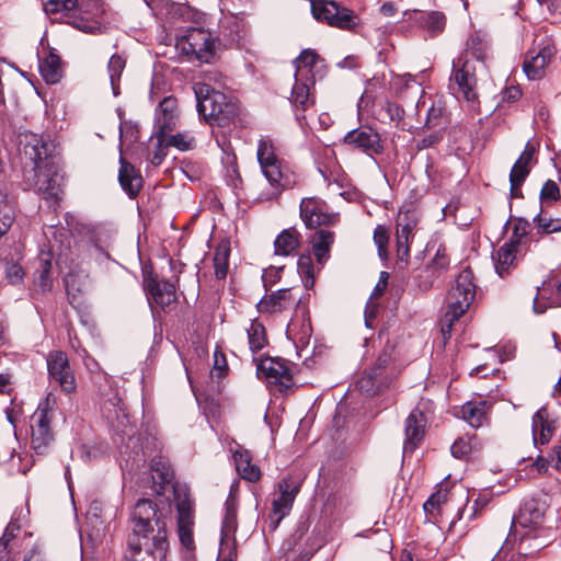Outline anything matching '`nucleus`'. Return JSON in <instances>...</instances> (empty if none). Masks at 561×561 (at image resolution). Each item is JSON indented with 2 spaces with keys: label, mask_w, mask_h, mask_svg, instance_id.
Instances as JSON below:
<instances>
[{
  "label": "nucleus",
  "mask_w": 561,
  "mask_h": 561,
  "mask_svg": "<svg viewBox=\"0 0 561 561\" xmlns=\"http://www.w3.org/2000/svg\"><path fill=\"white\" fill-rule=\"evenodd\" d=\"M133 533L125 561H162L168 548L167 525L158 515L157 506L148 499H140L131 513Z\"/></svg>",
  "instance_id": "nucleus-1"
},
{
  "label": "nucleus",
  "mask_w": 561,
  "mask_h": 561,
  "mask_svg": "<svg viewBox=\"0 0 561 561\" xmlns=\"http://www.w3.org/2000/svg\"><path fill=\"white\" fill-rule=\"evenodd\" d=\"M24 139V154L34 163L31 185L49 204H57L62 194V176L50 157L53 145L36 134H26Z\"/></svg>",
  "instance_id": "nucleus-2"
},
{
  "label": "nucleus",
  "mask_w": 561,
  "mask_h": 561,
  "mask_svg": "<svg viewBox=\"0 0 561 561\" xmlns=\"http://www.w3.org/2000/svg\"><path fill=\"white\" fill-rule=\"evenodd\" d=\"M197 100V112L208 124L225 126L238 115L237 103L228 100L226 94L215 90L209 84H194Z\"/></svg>",
  "instance_id": "nucleus-3"
},
{
  "label": "nucleus",
  "mask_w": 561,
  "mask_h": 561,
  "mask_svg": "<svg viewBox=\"0 0 561 561\" xmlns=\"http://www.w3.org/2000/svg\"><path fill=\"white\" fill-rule=\"evenodd\" d=\"M56 409V397L49 392L31 416V444L37 454H43L54 439L51 422L55 419Z\"/></svg>",
  "instance_id": "nucleus-4"
},
{
  "label": "nucleus",
  "mask_w": 561,
  "mask_h": 561,
  "mask_svg": "<svg viewBox=\"0 0 561 561\" xmlns=\"http://www.w3.org/2000/svg\"><path fill=\"white\" fill-rule=\"evenodd\" d=\"M216 39L203 27H190L176 37L175 48L192 59L209 62L215 54Z\"/></svg>",
  "instance_id": "nucleus-5"
},
{
  "label": "nucleus",
  "mask_w": 561,
  "mask_h": 561,
  "mask_svg": "<svg viewBox=\"0 0 561 561\" xmlns=\"http://www.w3.org/2000/svg\"><path fill=\"white\" fill-rule=\"evenodd\" d=\"M256 154L262 172L274 190L272 195H279L283 190L291 185V181L284 172L280 160L275 154L271 139L262 138L259 141Z\"/></svg>",
  "instance_id": "nucleus-6"
},
{
  "label": "nucleus",
  "mask_w": 561,
  "mask_h": 561,
  "mask_svg": "<svg viewBox=\"0 0 561 561\" xmlns=\"http://www.w3.org/2000/svg\"><path fill=\"white\" fill-rule=\"evenodd\" d=\"M311 13L317 21L344 31H352L359 23L354 11L333 0H311Z\"/></svg>",
  "instance_id": "nucleus-7"
},
{
  "label": "nucleus",
  "mask_w": 561,
  "mask_h": 561,
  "mask_svg": "<svg viewBox=\"0 0 561 561\" xmlns=\"http://www.w3.org/2000/svg\"><path fill=\"white\" fill-rule=\"evenodd\" d=\"M478 64H481V61L470 58L468 54L460 56L453 62L450 89L468 102H473L478 98L476 77Z\"/></svg>",
  "instance_id": "nucleus-8"
},
{
  "label": "nucleus",
  "mask_w": 561,
  "mask_h": 561,
  "mask_svg": "<svg viewBox=\"0 0 561 561\" xmlns=\"http://www.w3.org/2000/svg\"><path fill=\"white\" fill-rule=\"evenodd\" d=\"M420 221L414 209H401L396 220V256L397 265L403 268L410 257V244Z\"/></svg>",
  "instance_id": "nucleus-9"
},
{
  "label": "nucleus",
  "mask_w": 561,
  "mask_h": 561,
  "mask_svg": "<svg viewBox=\"0 0 561 561\" xmlns=\"http://www.w3.org/2000/svg\"><path fill=\"white\" fill-rule=\"evenodd\" d=\"M301 484V479L294 477H286L278 482L277 491L274 493L272 501V529H276L280 520L291 511Z\"/></svg>",
  "instance_id": "nucleus-10"
},
{
  "label": "nucleus",
  "mask_w": 561,
  "mask_h": 561,
  "mask_svg": "<svg viewBox=\"0 0 561 561\" xmlns=\"http://www.w3.org/2000/svg\"><path fill=\"white\" fill-rule=\"evenodd\" d=\"M548 504L542 499H530L525 502L520 508L519 515L513 519L512 527L515 534L520 530L546 531L548 530L542 526L545 515L548 511Z\"/></svg>",
  "instance_id": "nucleus-11"
},
{
  "label": "nucleus",
  "mask_w": 561,
  "mask_h": 561,
  "mask_svg": "<svg viewBox=\"0 0 561 561\" xmlns=\"http://www.w3.org/2000/svg\"><path fill=\"white\" fill-rule=\"evenodd\" d=\"M300 217L308 229L334 225L339 220V215L330 213L327 203L317 197L301 199Z\"/></svg>",
  "instance_id": "nucleus-12"
},
{
  "label": "nucleus",
  "mask_w": 561,
  "mask_h": 561,
  "mask_svg": "<svg viewBox=\"0 0 561 561\" xmlns=\"http://www.w3.org/2000/svg\"><path fill=\"white\" fill-rule=\"evenodd\" d=\"M180 111L178 100L174 96H165L160 101L154 114V131L159 146L163 138L178 125Z\"/></svg>",
  "instance_id": "nucleus-13"
},
{
  "label": "nucleus",
  "mask_w": 561,
  "mask_h": 561,
  "mask_svg": "<svg viewBox=\"0 0 561 561\" xmlns=\"http://www.w3.org/2000/svg\"><path fill=\"white\" fill-rule=\"evenodd\" d=\"M557 49L550 41L538 45V49H529L523 62V69L530 80H540L546 73V68L554 56Z\"/></svg>",
  "instance_id": "nucleus-14"
},
{
  "label": "nucleus",
  "mask_w": 561,
  "mask_h": 561,
  "mask_svg": "<svg viewBox=\"0 0 561 561\" xmlns=\"http://www.w3.org/2000/svg\"><path fill=\"white\" fill-rule=\"evenodd\" d=\"M47 369L50 380L57 382L65 392L76 390V379L64 352L56 351L49 354Z\"/></svg>",
  "instance_id": "nucleus-15"
},
{
  "label": "nucleus",
  "mask_w": 561,
  "mask_h": 561,
  "mask_svg": "<svg viewBox=\"0 0 561 561\" xmlns=\"http://www.w3.org/2000/svg\"><path fill=\"white\" fill-rule=\"evenodd\" d=\"M536 147L529 141L526 144L525 149L513 164L510 172L511 197H523L522 185L530 173L531 167L535 163Z\"/></svg>",
  "instance_id": "nucleus-16"
},
{
  "label": "nucleus",
  "mask_w": 561,
  "mask_h": 561,
  "mask_svg": "<svg viewBox=\"0 0 561 561\" xmlns=\"http://www.w3.org/2000/svg\"><path fill=\"white\" fill-rule=\"evenodd\" d=\"M257 376L265 378L268 382L276 383L280 389H288L293 383V375L282 358H261L256 365Z\"/></svg>",
  "instance_id": "nucleus-17"
},
{
  "label": "nucleus",
  "mask_w": 561,
  "mask_h": 561,
  "mask_svg": "<svg viewBox=\"0 0 561 561\" xmlns=\"http://www.w3.org/2000/svg\"><path fill=\"white\" fill-rule=\"evenodd\" d=\"M301 296L296 287L280 288L265 295L257 304L259 310L264 312H278L296 307L300 304Z\"/></svg>",
  "instance_id": "nucleus-18"
},
{
  "label": "nucleus",
  "mask_w": 561,
  "mask_h": 561,
  "mask_svg": "<svg viewBox=\"0 0 561 561\" xmlns=\"http://www.w3.org/2000/svg\"><path fill=\"white\" fill-rule=\"evenodd\" d=\"M344 142L367 154H378L383 149L379 134L369 127L348 131L344 137Z\"/></svg>",
  "instance_id": "nucleus-19"
},
{
  "label": "nucleus",
  "mask_w": 561,
  "mask_h": 561,
  "mask_svg": "<svg viewBox=\"0 0 561 561\" xmlns=\"http://www.w3.org/2000/svg\"><path fill=\"white\" fill-rule=\"evenodd\" d=\"M176 507L179 513L178 525H179V537L181 543L186 548L193 545V506L192 502L186 493L183 496L179 491H175Z\"/></svg>",
  "instance_id": "nucleus-20"
},
{
  "label": "nucleus",
  "mask_w": 561,
  "mask_h": 561,
  "mask_svg": "<svg viewBox=\"0 0 561 561\" xmlns=\"http://www.w3.org/2000/svg\"><path fill=\"white\" fill-rule=\"evenodd\" d=\"M426 417L424 413L415 408L405 419L403 453L412 454L419 446L425 434Z\"/></svg>",
  "instance_id": "nucleus-21"
},
{
  "label": "nucleus",
  "mask_w": 561,
  "mask_h": 561,
  "mask_svg": "<svg viewBox=\"0 0 561 561\" xmlns=\"http://www.w3.org/2000/svg\"><path fill=\"white\" fill-rule=\"evenodd\" d=\"M476 296L474 283H456L450 287L446 296L447 310L463 314Z\"/></svg>",
  "instance_id": "nucleus-22"
},
{
  "label": "nucleus",
  "mask_w": 561,
  "mask_h": 561,
  "mask_svg": "<svg viewBox=\"0 0 561 561\" xmlns=\"http://www.w3.org/2000/svg\"><path fill=\"white\" fill-rule=\"evenodd\" d=\"M533 440L535 446L546 445L554 433V421L550 417L547 408H540L531 420Z\"/></svg>",
  "instance_id": "nucleus-23"
},
{
  "label": "nucleus",
  "mask_w": 561,
  "mask_h": 561,
  "mask_svg": "<svg viewBox=\"0 0 561 561\" xmlns=\"http://www.w3.org/2000/svg\"><path fill=\"white\" fill-rule=\"evenodd\" d=\"M334 241L335 233L328 229H318L309 237V243L318 265L324 266L329 261Z\"/></svg>",
  "instance_id": "nucleus-24"
},
{
  "label": "nucleus",
  "mask_w": 561,
  "mask_h": 561,
  "mask_svg": "<svg viewBox=\"0 0 561 561\" xmlns=\"http://www.w3.org/2000/svg\"><path fill=\"white\" fill-rule=\"evenodd\" d=\"M561 306V294L558 283H541L534 298V311L542 313L548 308Z\"/></svg>",
  "instance_id": "nucleus-25"
},
{
  "label": "nucleus",
  "mask_w": 561,
  "mask_h": 561,
  "mask_svg": "<svg viewBox=\"0 0 561 561\" xmlns=\"http://www.w3.org/2000/svg\"><path fill=\"white\" fill-rule=\"evenodd\" d=\"M513 536H519L518 552L523 556L533 554L534 552L539 551L548 546L550 542L548 530L534 531L529 529L520 530L517 534L513 531Z\"/></svg>",
  "instance_id": "nucleus-26"
},
{
  "label": "nucleus",
  "mask_w": 561,
  "mask_h": 561,
  "mask_svg": "<svg viewBox=\"0 0 561 561\" xmlns=\"http://www.w3.org/2000/svg\"><path fill=\"white\" fill-rule=\"evenodd\" d=\"M144 290L149 301L161 307L169 306L176 298L175 283H145Z\"/></svg>",
  "instance_id": "nucleus-27"
},
{
  "label": "nucleus",
  "mask_w": 561,
  "mask_h": 561,
  "mask_svg": "<svg viewBox=\"0 0 561 561\" xmlns=\"http://www.w3.org/2000/svg\"><path fill=\"white\" fill-rule=\"evenodd\" d=\"M119 162V184L129 197H135L138 195L141 188L142 179L139 174L136 173L135 168L130 163L125 161L123 157H121Z\"/></svg>",
  "instance_id": "nucleus-28"
},
{
  "label": "nucleus",
  "mask_w": 561,
  "mask_h": 561,
  "mask_svg": "<svg viewBox=\"0 0 561 561\" xmlns=\"http://www.w3.org/2000/svg\"><path fill=\"white\" fill-rule=\"evenodd\" d=\"M391 382L389 375L367 370L357 381V388L367 396H375Z\"/></svg>",
  "instance_id": "nucleus-29"
},
{
  "label": "nucleus",
  "mask_w": 561,
  "mask_h": 561,
  "mask_svg": "<svg viewBox=\"0 0 561 561\" xmlns=\"http://www.w3.org/2000/svg\"><path fill=\"white\" fill-rule=\"evenodd\" d=\"M151 471L153 480V491L161 494L165 484L172 482L174 472L170 463L162 457H156L151 460Z\"/></svg>",
  "instance_id": "nucleus-30"
},
{
  "label": "nucleus",
  "mask_w": 561,
  "mask_h": 561,
  "mask_svg": "<svg viewBox=\"0 0 561 561\" xmlns=\"http://www.w3.org/2000/svg\"><path fill=\"white\" fill-rule=\"evenodd\" d=\"M219 32L226 43L232 45L241 39L244 33V25L240 18L228 14L220 20Z\"/></svg>",
  "instance_id": "nucleus-31"
},
{
  "label": "nucleus",
  "mask_w": 561,
  "mask_h": 561,
  "mask_svg": "<svg viewBox=\"0 0 561 561\" xmlns=\"http://www.w3.org/2000/svg\"><path fill=\"white\" fill-rule=\"evenodd\" d=\"M319 60V55L313 49H304L300 55L295 59V79L305 80L312 79L314 80V75L312 72L313 67L317 65Z\"/></svg>",
  "instance_id": "nucleus-32"
},
{
  "label": "nucleus",
  "mask_w": 561,
  "mask_h": 561,
  "mask_svg": "<svg viewBox=\"0 0 561 561\" xmlns=\"http://www.w3.org/2000/svg\"><path fill=\"white\" fill-rule=\"evenodd\" d=\"M314 83L312 79L298 80L295 79V84L291 91L290 102L297 111L305 112L310 105L313 104V100L310 95V87Z\"/></svg>",
  "instance_id": "nucleus-33"
},
{
  "label": "nucleus",
  "mask_w": 561,
  "mask_h": 561,
  "mask_svg": "<svg viewBox=\"0 0 561 561\" xmlns=\"http://www.w3.org/2000/svg\"><path fill=\"white\" fill-rule=\"evenodd\" d=\"M39 72L48 84H55L62 77V68L60 57L54 53H49L39 62Z\"/></svg>",
  "instance_id": "nucleus-34"
},
{
  "label": "nucleus",
  "mask_w": 561,
  "mask_h": 561,
  "mask_svg": "<svg viewBox=\"0 0 561 561\" xmlns=\"http://www.w3.org/2000/svg\"><path fill=\"white\" fill-rule=\"evenodd\" d=\"M233 460L239 474L250 482H255L261 477V471L257 466L251 461V456L247 450H237L233 454Z\"/></svg>",
  "instance_id": "nucleus-35"
},
{
  "label": "nucleus",
  "mask_w": 561,
  "mask_h": 561,
  "mask_svg": "<svg viewBox=\"0 0 561 561\" xmlns=\"http://www.w3.org/2000/svg\"><path fill=\"white\" fill-rule=\"evenodd\" d=\"M300 233L295 228L283 230L275 239V253L278 255L291 254L300 244Z\"/></svg>",
  "instance_id": "nucleus-36"
},
{
  "label": "nucleus",
  "mask_w": 561,
  "mask_h": 561,
  "mask_svg": "<svg viewBox=\"0 0 561 561\" xmlns=\"http://www.w3.org/2000/svg\"><path fill=\"white\" fill-rule=\"evenodd\" d=\"M462 419L472 427H480L486 420L485 402H466L461 408Z\"/></svg>",
  "instance_id": "nucleus-37"
},
{
  "label": "nucleus",
  "mask_w": 561,
  "mask_h": 561,
  "mask_svg": "<svg viewBox=\"0 0 561 561\" xmlns=\"http://www.w3.org/2000/svg\"><path fill=\"white\" fill-rule=\"evenodd\" d=\"M229 256L230 242L228 240H222L218 243L214 255L215 275L218 280L225 279L228 276Z\"/></svg>",
  "instance_id": "nucleus-38"
},
{
  "label": "nucleus",
  "mask_w": 561,
  "mask_h": 561,
  "mask_svg": "<svg viewBox=\"0 0 561 561\" xmlns=\"http://www.w3.org/2000/svg\"><path fill=\"white\" fill-rule=\"evenodd\" d=\"M249 347L252 353L261 351L266 344V333L264 325L257 320H252L247 329Z\"/></svg>",
  "instance_id": "nucleus-39"
},
{
  "label": "nucleus",
  "mask_w": 561,
  "mask_h": 561,
  "mask_svg": "<svg viewBox=\"0 0 561 561\" xmlns=\"http://www.w3.org/2000/svg\"><path fill=\"white\" fill-rule=\"evenodd\" d=\"M77 10H82L78 0H47L44 3L46 14L62 13L65 16H70V13Z\"/></svg>",
  "instance_id": "nucleus-40"
},
{
  "label": "nucleus",
  "mask_w": 561,
  "mask_h": 561,
  "mask_svg": "<svg viewBox=\"0 0 561 561\" xmlns=\"http://www.w3.org/2000/svg\"><path fill=\"white\" fill-rule=\"evenodd\" d=\"M515 247L511 243H505L502 245L495 255V268L497 275L503 278L505 276V273L507 272L510 265L513 263L515 255H514Z\"/></svg>",
  "instance_id": "nucleus-41"
},
{
  "label": "nucleus",
  "mask_w": 561,
  "mask_h": 561,
  "mask_svg": "<svg viewBox=\"0 0 561 561\" xmlns=\"http://www.w3.org/2000/svg\"><path fill=\"white\" fill-rule=\"evenodd\" d=\"M374 243L377 248V254L382 262L389 260L388 245L390 240V233L386 226L378 225L374 230L373 236Z\"/></svg>",
  "instance_id": "nucleus-42"
},
{
  "label": "nucleus",
  "mask_w": 561,
  "mask_h": 561,
  "mask_svg": "<svg viewBox=\"0 0 561 561\" xmlns=\"http://www.w3.org/2000/svg\"><path fill=\"white\" fill-rule=\"evenodd\" d=\"M226 513L222 520L221 535L229 537L234 534L238 527L237 505L233 499H228L225 504Z\"/></svg>",
  "instance_id": "nucleus-43"
},
{
  "label": "nucleus",
  "mask_w": 561,
  "mask_h": 561,
  "mask_svg": "<svg viewBox=\"0 0 561 561\" xmlns=\"http://www.w3.org/2000/svg\"><path fill=\"white\" fill-rule=\"evenodd\" d=\"M388 283H377L374 291L371 293L365 309V324L368 328L373 327V321L378 313V305L375 302L376 298L381 296L387 289Z\"/></svg>",
  "instance_id": "nucleus-44"
},
{
  "label": "nucleus",
  "mask_w": 561,
  "mask_h": 561,
  "mask_svg": "<svg viewBox=\"0 0 561 561\" xmlns=\"http://www.w3.org/2000/svg\"><path fill=\"white\" fill-rule=\"evenodd\" d=\"M162 145L174 147L181 151L191 150L195 146V138L188 131L178 133L175 135L165 136Z\"/></svg>",
  "instance_id": "nucleus-45"
},
{
  "label": "nucleus",
  "mask_w": 561,
  "mask_h": 561,
  "mask_svg": "<svg viewBox=\"0 0 561 561\" xmlns=\"http://www.w3.org/2000/svg\"><path fill=\"white\" fill-rule=\"evenodd\" d=\"M322 267L318 264L314 265L310 254L300 255L297 262L298 274L306 280H314Z\"/></svg>",
  "instance_id": "nucleus-46"
},
{
  "label": "nucleus",
  "mask_w": 561,
  "mask_h": 561,
  "mask_svg": "<svg viewBox=\"0 0 561 561\" xmlns=\"http://www.w3.org/2000/svg\"><path fill=\"white\" fill-rule=\"evenodd\" d=\"M13 220V207L8 203L7 196L0 193V238L8 232Z\"/></svg>",
  "instance_id": "nucleus-47"
},
{
  "label": "nucleus",
  "mask_w": 561,
  "mask_h": 561,
  "mask_svg": "<svg viewBox=\"0 0 561 561\" xmlns=\"http://www.w3.org/2000/svg\"><path fill=\"white\" fill-rule=\"evenodd\" d=\"M124 68L125 59L118 55H113L108 61L107 69L110 73L111 85L115 95L118 94L117 84Z\"/></svg>",
  "instance_id": "nucleus-48"
},
{
  "label": "nucleus",
  "mask_w": 561,
  "mask_h": 561,
  "mask_svg": "<svg viewBox=\"0 0 561 561\" xmlns=\"http://www.w3.org/2000/svg\"><path fill=\"white\" fill-rule=\"evenodd\" d=\"M445 22L444 14L437 11L430 12L423 18V26L433 35H436L444 30Z\"/></svg>",
  "instance_id": "nucleus-49"
},
{
  "label": "nucleus",
  "mask_w": 561,
  "mask_h": 561,
  "mask_svg": "<svg viewBox=\"0 0 561 561\" xmlns=\"http://www.w3.org/2000/svg\"><path fill=\"white\" fill-rule=\"evenodd\" d=\"M537 227L545 233H553L561 231V218L547 217L539 214L534 218Z\"/></svg>",
  "instance_id": "nucleus-50"
},
{
  "label": "nucleus",
  "mask_w": 561,
  "mask_h": 561,
  "mask_svg": "<svg viewBox=\"0 0 561 561\" xmlns=\"http://www.w3.org/2000/svg\"><path fill=\"white\" fill-rule=\"evenodd\" d=\"M392 360L391 351L388 348H385L382 353L377 358L374 366L369 368V370L375 373H381V375H389L392 379V374L388 371V366Z\"/></svg>",
  "instance_id": "nucleus-51"
},
{
  "label": "nucleus",
  "mask_w": 561,
  "mask_h": 561,
  "mask_svg": "<svg viewBox=\"0 0 561 561\" xmlns=\"http://www.w3.org/2000/svg\"><path fill=\"white\" fill-rule=\"evenodd\" d=\"M81 233H83L90 242H92L96 250L101 251V247L99 245V242H101V237L103 234V228L98 225H82L81 226Z\"/></svg>",
  "instance_id": "nucleus-52"
},
{
  "label": "nucleus",
  "mask_w": 561,
  "mask_h": 561,
  "mask_svg": "<svg viewBox=\"0 0 561 561\" xmlns=\"http://www.w3.org/2000/svg\"><path fill=\"white\" fill-rule=\"evenodd\" d=\"M472 449V444L469 438L460 437L450 447L451 455L456 458H466Z\"/></svg>",
  "instance_id": "nucleus-53"
},
{
  "label": "nucleus",
  "mask_w": 561,
  "mask_h": 561,
  "mask_svg": "<svg viewBox=\"0 0 561 561\" xmlns=\"http://www.w3.org/2000/svg\"><path fill=\"white\" fill-rule=\"evenodd\" d=\"M560 198V190L557 183L552 180H548L541 191H540V199L542 202H556Z\"/></svg>",
  "instance_id": "nucleus-54"
},
{
  "label": "nucleus",
  "mask_w": 561,
  "mask_h": 561,
  "mask_svg": "<svg viewBox=\"0 0 561 561\" xmlns=\"http://www.w3.org/2000/svg\"><path fill=\"white\" fill-rule=\"evenodd\" d=\"M444 133L443 130H435L426 136H424L422 139L416 141L415 148L417 151L432 148L439 144L443 140Z\"/></svg>",
  "instance_id": "nucleus-55"
},
{
  "label": "nucleus",
  "mask_w": 561,
  "mask_h": 561,
  "mask_svg": "<svg viewBox=\"0 0 561 561\" xmlns=\"http://www.w3.org/2000/svg\"><path fill=\"white\" fill-rule=\"evenodd\" d=\"M462 314H456L450 310H447L440 320V332L445 340L449 339L453 331L454 322H456Z\"/></svg>",
  "instance_id": "nucleus-56"
},
{
  "label": "nucleus",
  "mask_w": 561,
  "mask_h": 561,
  "mask_svg": "<svg viewBox=\"0 0 561 561\" xmlns=\"http://www.w3.org/2000/svg\"><path fill=\"white\" fill-rule=\"evenodd\" d=\"M448 264L449 260L446 254V249L445 247L440 245L437 249L434 259L432 260L431 267L433 270H445L448 266Z\"/></svg>",
  "instance_id": "nucleus-57"
},
{
  "label": "nucleus",
  "mask_w": 561,
  "mask_h": 561,
  "mask_svg": "<svg viewBox=\"0 0 561 561\" xmlns=\"http://www.w3.org/2000/svg\"><path fill=\"white\" fill-rule=\"evenodd\" d=\"M491 501L490 493H482L474 500L473 505L471 507L472 513L469 518H474L479 515V513L486 507L489 502Z\"/></svg>",
  "instance_id": "nucleus-58"
},
{
  "label": "nucleus",
  "mask_w": 561,
  "mask_h": 561,
  "mask_svg": "<svg viewBox=\"0 0 561 561\" xmlns=\"http://www.w3.org/2000/svg\"><path fill=\"white\" fill-rule=\"evenodd\" d=\"M215 363L214 369L211 370V377H217L218 379L224 376L225 370L227 369L226 358L221 353L215 352Z\"/></svg>",
  "instance_id": "nucleus-59"
},
{
  "label": "nucleus",
  "mask_w": 561,
  "mask_h": 561,
  "mask_svg": "<svg viewBox=\"0 0 561 561\" xmlns=\"http://www.w3.org/2000/svg\"><path fill=\"white\" fill-rule=\"evenodd\" d=\"M73 25L85 33H95L101 28V23L99 21H88L83 18H81L79 21H76Z\"/></svg>",
  "instance_id": "nucleus-60"
},
{
  "label": "nucleus",
  "mask_w": 561,
  "mask_h": 561,
  "mask_svg": "<svg viewBox=\"0 0 561 561\" xmlns=\"http://www.w3.org/2000/svg\"><path fill=\"white\" fill-rule=\"evenodd\" d=\"M51 270V261L49 255L39 259V266L37 268L39 280H46Z\"/></svg>",
  "instance_id": "nucleus-61"
},
{
  "label": "nucleus",
  "mask_w": 561,
  "mask_h": 561,
  "mask_svg": "<svg viewBox=\"0 0 561 561\" xmlns=\"http://www.w3.org/2000/svg\"><path fill=\"white\" fill-rule=\"evenodd\" d=\"M526 224L515 225L510 243L516 247L520 242L522 238L526 236Z\"/></svg>",
  "instance_id": "nucleus-62"
},
{
  "label": "nucleus",
  "mask_w": 561,
  "mask_h": 561,
  "mask_svg": "<svg viewBox=\"0 0 561 561\" xmlns=\"http://www.w3.org/2000/svg\"><path fill=\"white\" fill-rule=\"evenodd\" d=\"M531 468L537 470V472L540 474L546 473L549 468V461L542 456H538L537 459L531 463Z\"/></svg>",
  "instance_id": "nucleus-63"
},
{
  "label": "nucleus",
  "mask_w": 561,
  "mask_h": 561,
  "mask_svg": "<svg viewBox=\"0 0 561 561\" xmlns=\"http://www.w3.org/2000/svg\"><path fill=\"white\" fill-rule=\"evenodd\" d=\"M522 96V91L516 87H511L506 89L504 93V99L508 102H515Z\"/></svg>",
  "instance_id": "nucleus-64"
}]
</instances>
